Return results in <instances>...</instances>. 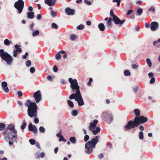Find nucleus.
<instances>
[{"label":"nucleus","mask_w":160,"mask_h":160,"mask_svg":"<svg viewBox=\"0 0 160 160\" xmlns=\"http://www.w3.org/2000/svg\"><path fill=\"white\" fill-rule=\"evenodd\" d=\"M51 15L53 17H55L56 16L57 13L53 11L51 12Z\"/></svg>","instance_id":"47"},{"label":"nucleus","mask_w":160,"mask_h":160,"mask_svg":"<svg viewBox=\"0 0 160 160\" xmlns=\"http://www.w3.org/2000/svg\"><path fill=\"white\" fill-rule=\"evenodd\" d=\"M98 157L99 158H102L103 157V155L102 153H101L100 154L98 155Z\"/></svg>","instance_id":"59"},{"label":"nucleus","mask_w":160,"mask_h":160,"mask_svg":"<svg viewBox=\"0 0 160 160\" xmlns=\"http://www.w3.org/2000/svg\"><path fill=\"white\" fill-rule=\"evenodd\" d=\"M107 26L109 28H111L112 27V22L108 21Z\"/></svg>","instance_id":"43"},{"label":"nucleus","mask_w":160,"mask_h":160,"mask_svg":"<svg viewBox=\"0 0 160 160\" xmlns=\"http://www.w3.org/2000/svg\"><path fill=\"white\" fill-rule=\"evenodd\" d=\"M113 20L115 24L121 25L125 21V20H121L117 16H114Z\"/></svg>","instance_id":"12"},{"label":"nucleus","mask_w":160,"mask_h":160,"mask_svg":"<svg viewBox=\"0 0 160 160\" xmlns=\"http://www.w3.org/2000/svg\"><path fill=\"white\" fill-rule=\"evenodd\" d=\"M69 140L72 144H75L76 143V139L75 137H71Z\"/></svg>","instance_id":"23"},{"label":"nucleus","mask_w":160,"mask_h":160,"mask_svg":"<svg viewBox=\"0 0 160 160\" xmlns=\"http://www.w3.org/2000/svg\"><path fill=\"white\" fill-rule=\"evenodd\" d=\"M64 139V137L62 135H61V136L59 138V141H62Z\"/></svg>","instance_id":"61"},{"label":"nucleus","mask_w":160,"mask_h":160,"mask_svg":"<svg viewBox=\"0 0 160 160\" xmlns=\"http://www.w3.org/2000/svg\"><path fill=\"white\" fill-rule=\"evenodd\" d=\"M149 11L154 12L155 11V9L153 7H152L149 9Z\"/></svg>","instance_id":"60"},{"label":"nucleus","mask_w":160,"mask_h":160,"mask_svg":"<svg viewBox=\"0 0 160 160\" xmlns=\"http://www.w3.org/2000/svg\"><path fill=\"white\" fill-rule=\"evenodd\" d=\"M142 8H138L137 10V13L139 16H140L142 14Z\"/></svg>","instance_id":"28"},{"label":"nucleus","mask_w":160,"mask_h":160,"mask_svg":"<svg viewBox=\"0 0 160 160\" xmlns=\"http://www.w3.org/2000/svg\"><path fill=\"white\" fill-rule=\"evenodd\" d=\"M68 81L70 83V88L73 92H75V93H72L70 95L69 98L72 100L75 99L77 101L78 106H82L84 105V103L82 98L79 86L78 85L77 80L76 79H73L70 78Z\"/></svg>","instance_id":"1"},{"label":"nucleus","mask_w":160,"mask_h":160,"mask_svg":"<svg viewBox=\"0 0 160 160\" xmlns=\"http://www.w3.org/2000/svg\"><path fill=\"white\" fill-rule=\"evenodd\" d=\"M60 82L62 84H65V82L64 80L62 79L60 81Z\"/></svg>","instance_id":"63"},{"label":"nucleus","mask_w":160,"mask_h":160,"mask_svg":"<svg viewBox=\"0 0 160 160\" xmlns=\"http://www.w3.org/2000/svg\"><path fill=\"white\" fill-rule=\"evenodd\" d=\"M92 82V78H90L89 79V81L87 83V85L88 86H91V83Z\"/></svg>","instance_id":"44"},{"label":"nucleus","mask_w":160,"mask_h":160,"mask_svg":"<svg viewBox=\"0 0 160 160\" xmlns=\"http://www.w3.org/2000/svg\"><path fill=\"white\" fill-rule=\"evenodd\" d=\"M139 139L141 140L143 138V133L142 131L139 132Z\"/></svg>","instance_id":"31"},{"label":"nucleus","mask_w":160,"mask_h":160,"mask_svg":"<svg viewBox=\"0 0 160 160\" xmlns=\"http://www.w3.org/2000/svg\"><path fill=\"white\" fill-rule=\"evenodd\" d=\"M134 113H135V115L137 116L138 117V116H140V111L138 109H135L134 110Z\"/></svg>","instance_id":"27"},{"label":"nucleus","mask_w":160,"mask_h":160,"mask_svg":"<svg viewBox=\"0 0 160 160\" xmlns=\"http://www.w3.org/2000/svg\"><path fill=\"white\" fill-rule=\"evenodd\" d=\"M84 26L82 25H80L77 27V29L78 30H82L84 28Z\"/></svg>","instance_id":"41"},{"label":"nucleus","mask_w":160,"mask_h":160,"mask_svg":"<svg viewBox=\"0 0 160 160\" xmlns=\"http://www.w3.org/2000/svg\"><path fill=\"white\" fill-rule=\"evenodd\" d=\"M158 23L156 22H153L151 24L150 28L152 31H156L158 29Z\"/></svg>","instance_id":"13"},{"label":"nucleus","mask_w":160,"mask_h":160,"mask_svg":"<svg viewBox=\"0 0 160 160\" xmlns=\"http://www.w3.org/2000/svg\"><path fill=\"white\" fill-rule=\"evenodd\" d=\"M34 121L35 123H38L39 122V119L38 118H35L34 119Z\"/></svg>","instance_id":"54"},{"label":"nucleus","mask_w":160,"mask_h":160,"mask_svg":"<svg viewBox=\"0 0 160 160\" xmlns=\"http://www.w3.org/2000/svg\"><path fill=\"white\" fill-rule=\"evenodd\" d=\"M67 102H68V105L71 108H72L73 107V106H74L73 103L72 101H70V100H67Z\"/></svg>","instance_id":"29"},{"label":"nucleus","mask_w":160,"mask_h":160,"mask_svg":"<svg viewBox=\"0 0 160 160\" xmlns=\"http://www.w3.org/2000/svg\"><path fill=\"white\" fill-rule=\"evenodd\" d=\"M3 135H4V139L6 141H9V144L10 146L13 145V143L11 141H12L13 139L16 140L18 139L17 134L13 135L12 136L11 133L8 132H3L2 133Z\"/></svg>","instance_id":"6"},{"label":"nucleus","mask_w":160,"mask_h":160,"mask_svg":"<svg viewBox=\"0 0 160 160\" xmlns=\"http://www.w3.org/2000/svg\"><path fill=\"white\" fill-rule=\"evenodd\" d=\"M148 75L150 77H152L153 76V74L152 72H150L148 73Z\"/></svg>","instance_id":"64"},{"label":"nucleus","mask_w":160,"mask_h":160,"mask_svg":"<svg viewBox=\"0 0 160 160\" xmlns=\"http://www.w3.org/2000/svg\"><path fill=\"white\" fill-rule=\"evenodd\" d=\"M155 82V79L153 78H152L150 81V83L151 84H152L154 83Z\"/></svg>","instance_id":"51"},{"label":"nucleus","mask_w":160,"mask_h":160,"mask_svg":"<svg viewBox=\"0 0 160 160\" xmlns=\"http://www.w3.org/2000/svg\"><path fill=\"white\" fill-rule=\"evenodd\" d=\"M26 123L24 121L22 123V125L21 126V128L22 129H24L26 128Z\"/></svg>","instance_id":"42"},{"label":"nucleus","mask_w":160,"mask_h":160,"mask_svg":"<svg viewBox=\"0 0 160 160\" xmlns=\"http://www.w3.org/2000/svg\"><path fill=\"white\" fill-rule=\"evenodd\" d=\"M15 48L16 49L15 50V51L18 52L19 53L22 52V50L21 48H20V46L18 44H16L14 46Z\"/></svg>","instance_id":"20"},{"label":"nucleus","mask_w":160,"mask_h":160,"mask_svg":"<svg viewBox=\"0 0 160 160\" xmlns=\"http://www.w3.org/2000/svg\"><path fill=\"white\" fill-rule=\"evenodd\" d=\"M56 1V0H45L44 2L49 6H52L55 5Z\"/></svg>","instance_id":"16"},{"label":"nucleus","mask_w":160,"mask_h":160,"mask_svg":"<svg viewBox=\"0 0 160 160\" xmlns=\"http://www.w3.org/2000/svg\"><path fill=\"white\" fill-rule=\"evenodd\" d=\"M12 43V41H9L8 39H5L4 41V43L6 45H9Z\"/></svg>","instance_id":"24"},{"label":"nucleus","mask_w":160,"mask_h":160,"mask_svg":"<svg viewBox=\"0 0 160 160\" xmlns=\"http://www.w3.org/2000/svg\"><path fill=\"white\" fill-rule=\"evenodd\" d=\"M138 86H137L135 88H133V90L136 93L137 92L138 90Z\"/></svg>","instance_id":"56"},{"label":"nucleus","mask_w":160,"mask_h":160,"mask_svg":"<svg viewBox=\"0 0 160 160\" xmlns=\"http://www.w3.org/2000/svg\"><path fill=\"white\" fill-rule=\"evenodd\" d=\"M98 136H97L93 138L91 141L87 142L85 145V152L88 154L91 153L92 151L93 148H95L96 144L98 142Z\"/></svg>","instance_id":"3"},{"label":"nucleus","mask_w":160,"mask_h":160,"mask_svg":"<svg viewBox=\"0 0 160 160\" xmlns=\"http://www.w3.org/2000/svg\"><path fill=\"white\" fill-rule=\"evenodd\" d=\"M133 11L132 10H128L127 12V15H129L133 12Z\"/></svg>","instance_id":"58"},{"label":"nucleus","mask_w":160,"mask_h":160,"mask_svg":"<svg viewBox=\"0 0 160 160\" xmlns=\"http://www.w3.org/2000/svg\"><path fill=\"white\" fill-rule=\"evenodd\" d=\"M110 15L112 17V18L114 17V16H116L114 14L113 11L112 9L111 10L110 12Z\"/></svg>","instance_id":"48"},{"label":"nucleus","mask_w":160,"mask_h":160,"mask_svg":"<svg viewBox=\"0 0 160 160\" xmlns=\"http://www.w3.org/2000/svg\"><path fill=\"white\" fill-rule=\"evenodd\" d=\"M65 12L68 15H72L74 14L75 11L73 9H72L68 8L65 9Z\"/></svg>","instance_id":"18"},{"label":"nucleus","mask_w":160,"mask_h":160,"mask_svg":"<svg viewBox=\"0 0 160 160\" xmlns=\"http://www.w3.org/2000/svg\"><path fill=\"white\" fill-rule=\"evenodd\" d=\"M25 106L28 107V114L30 117H36L37 116V106L34 102H32L29 100L25 103Z\"/></svg>","instance_id":"2"},{"label":"nucleus","mask_w":160,"mask_h":160,"mask_svg":"<svg viewBox=\"0 0 160 160\" xmlns=\"http://www.w3.org/2000/svg\"><path fill=\"white\" fill-rule=\"evenodd\" d=\"M39 130L41 132L44 133L45 132V129L42 126L40 127L39 128Z\"/></svg>","instance_id":"35"},{"label":"nucleus","mask_w":160,"mask_h":160,"mask_svg":"<svg viewBox=\"0 0 160 160\" xmlns=\"http://www.w3.org/2000/svg\"><path fill=\"white\" fill-rule=\"evenodd\" d=\"M29 142L31 145H34L35 143V141L33 139H30Z\"/></svg>","instance_id":"40"},{"label":"nucleus","mask_w":160,"mask_h":160,"mask_svg":"<svg viewBox=\"0 0 160 160\" xmlns=\"http://www.w3.org/2000/svg\"><path fill=\"white\" fill-rule=\"evenodd\" d=\"M32 32V36L34 37L39 34V31L38 30H33Z\"/></svg>","instance_id":"22"},{"label":"nucleus","mask_w":160,"mask_h":160,"mask_svg":"<svg viewBox=\"0 0 160 160\" xmlns=\"http://www.w3.org/2000/svg\"><path fill=\"white\" fill-rule=\"evenodd\" d=\"M70 39L71 40L73 41L77 38V36L75 34H72L70 36Z\"/></svg>","instance_id":"30"},{"label":"nucleus","mask_w":160,"mask_h":160,"mask_svg":"<svg viewBox=\"0 0 160 160\" xmlns=\"http://www.w3.org/2000/svg\"><path fill=\"white\" fill-rule=\"evenodd\" d=\"M7 130H9L11 131V132H9L10 133H11L12 132V133L16 134L17 131L15 130V127L12 124L9 125L7 127ZM6 132H7V133L8 132V131Z\"/></svg>","instance_id":"15"},{"label":"nucleus","mask_w":160,"mask_h":160,"mask_svg":"<svg viewBox=\"0 0 160 160\" xmlns=\"http://www.w3.org/2000/svg\"><path fill=\"white\" fill-rule=\"evenodd\" d=\"M18 96L21 97L22 95V92L21 91H18Z\"/></svg>","instance_id":"57"},{"label":"nucleus","mask_w":160,"mask_h":160,"mask_svg":"<svg viewBox=\"0 0 160 160\" xmlns=\"http://www.w3.org/2000/svg\"><path fill=\"white\" fill-rule=\"evenodd\" d=\"M34 23H32L30 25V28L31 30L32 31H33L34 30V28H33V27L34 26Z\"/></svg>","instance_id":"49"},{"label":"nucleus","mask_w":160,"mask_h":160,"mask_svg":"<svg viewBox=\"0 0 160 160\" xmlns=\"http://www.w3.org/2000/svg\"><path fill=\"white\" fill-rule=\"evenodd\" d=\"M58 27V25L56 23H53L52 24V28L57 29Z\"/></svg>","instance_id":"39"},{"label":"nucleus","mask_w":160,"mask_h":160,"mask_svg":"<svg viewBox=\"0 0 160 160\" xmlns=\"http://www.w3.org/2000/svg\"><path fill=\"white\" fill-rule=\"evenodd\" d=\"M28 18L29 19H32L34 16V13L32 12H28L27 13Z\"/></svg>","instance_id":"19"},{"label":"nucleus","mask_w":160,"mask_h":160,"mask_svg":"<svg viewBox=\"0 0 160 160\" xmlns=\"http://www.w3.org/2000/svg\"><path fill=\"white\" fill-rule=\"evenodd\" d=\"M89 136L88 135H85L84 137V140L86 142L89 139Z\"/></svg>","instance_id":"45"},{"label":"nucleus","mask_w":160,"mask_h":160,"mask_svg":"<svg viewBox=\"0 0 160 160\" xmlns=\"http://www.w3.org/2000/svg\"><path fill=\"white\" fill-rule=\"evenodd\" d=\"M124 74L125 76H130V72L128 70H126L124 72Z\"/></svg>","instance_id":"36"},{"label":"nucleus","mask_w":160,"mask_h":160,"mask_svg":"<svg viewBox=\"0 0 160 160\" xmlns=\"http://www.w3.org/2000/svg\"><path fill=\"white\" fill-rule=\"evenodd\" d=\"M131 66L132 68L133 69H137L139 67L138 64H132Z\"/></svg>","instance_id":"32"},{"label":"nucleus","mask_w":160,"mask_h":160,"mask_svg":"<svg viewBox=\"0 0 160 160\" xmlns=\"http://www.w3.org/2000/svg\"><path fill=\"white\" fill-rule=\"evenodd\" d=\"M98 122V120L97 119H95L92 122L90 123L89 126V130L94 135L97 134L101 130V128L99 127H96V124Z\"/></svg>","instance_id":"5"},{"label":"nucleus","mask_w":160,"mask_h":160,"mask_svg":"<svg viewBox=\"0 0 160 160\" xmlns=\"http://www.w3.org/2000/svg\"><path fill=\"white\" fill-rule=\"evenodd\" d=\"M98 27L101 31H103L105 29V26L102 23H100L98 24Z\"/></svg>","instance_id":"21"},{"label":"nucleus","mask_w":160,"mask_h":160,"mask_svg":"<svg viewBox=\"0 0 160 160\" xmlns=\"http://www.w3.org/2000/svg\"><path fill=\"white\" fill-rule=\"evenodd\" d=\"M28 52H26L25 53V55L23 56V58H24V59L26 58V57L28 56Z\"/></svg>","instance_id":"62"},{"label":"nucleus","mask_w":160,"mask_h":160,"mask_svg":"<svg viewBox=\"0 0 160 160\" xmlns=\"http://www.w3.org/2000/svg\"><path fill=\"white\" fill-rule=\"evenodd\" d=\"M103 119L108 123H110L112 120V117L111 113L109 112H105L102 114Z\"/></svg>","instance_id":"8"},{"label":"nucleus","mask_w":160,"mask_h":160,"mask_svg":"<svg viewBox=\"0 0 160 160\" xmlns=\"http://www.w3.org/2000/svg\"><path fill=\"white\" fill-rule=\"evenodd\" d=\"M24 6V2L22 0H18L16 2L14 5V7L17 9L19 13L20 14L22 12Z\"/></svg>","instance_id":"7"},{"label":"nucleus","mask_w":160,"mask_h":160,"mask_svg":"<svg viewBox=\"0 0 160 160\" xmlns=\"http://www.w3.org/2000/svg\"><path fill=\"white\" fill-rule=\"evenodd\" d=\"M13 56L14 57H17L18 55L19 54V53L15 50H14L13 51Z\"/></svg>","instance_id":"34"},{"label":"nucleus","mask_w":160,"mask_h":160,"mask_svg":"<svg viewBox=\"0 0 160 160\" xmlns=\"http://www.w3.org/2000/svg\"><path fill=\"white\" fill-rule=\"evenodd\" d=\"M2 87L3 90L6 92H9V89L7 87V83L5 82H3L2 83Z\"/></svg>","instance_id":"17"},{"label":"nucleus","mask_w":160,"mask_h":160,"mask_svg":"<svg viewBox=\"0 0 160 160\" xmlns=\"http://www.w3.org/2000/svg\"><path fill=\"white\" fill-rule=\"evenodd\" d=\"M84 3L88 5H91L92 3L87 0H84Z\"/></svg>","instance_id":"46"},{"label":"nucleus","mask_w":160,"mask_h":160,"mask_svg":"<svg viewBox=\"0 0 160 160\" xmlns=\"http://www.w3.org/2000/svg\"><path fill=\"white\" fill-rule=\"evenodd\" d=\"M30 71L31 73H33L35 72V69L34 67H32L30 68Z\"/></svg>","instance_id":"50"},{"label":"nucleus","mask_w":160,"mask_h":160,"mask_svg":"<svg viewBox=\"0 0 160 160\" xmlns=\"http://www.w3.org/2000/svg\"><path fill=\"white\" fill-rule=\"evenodd\" d=\"M78 113V112L76 110H73L72 112V115L73 116H76Z\"/></svg>","instance_id":"38"},{"label":"nucleus","mask_w":160,"mask_h":160,"mask_svg":"<svg viewBox=\"0 0 160 160\" xmlns=\"http://www.w3.org/2000/svg\"><path fill=\"white\" fill-rule=\"evenodd\" d=\"M33 97L37 103L39 102L42 99V95L40 91L38 90L36 92H35L33 95Z\"/></svg>","instance_id":"10"},{"label":"nucleus","mask_w":160,"mask_h":160,"mask_svg":"<svg viewBox=\"0 0 160 160\" xmlns=\"http://www.w3.org/2000/svg\"><path fill=\"white\" fill-rule=\"evenodd\" d=\"M0 56L2 59L5 61L8 65H10L13 62L12 57L2 49L0 50Z\"/></svg>","instance_id":"4"},{"label":"nucleus","mask_w":160,"mask_h":160,"mask_svg":"<svg viewBox=\"0 0 160 160\" xmlns=\"http://www.w3.org/2000/svg\"><path fill=\"white\" fill-rule=\"evenodd\" d=\"M31 61L30 60H28L26 61V65L27 67H30L31 65Z\"/></svg>","instance_id":"37"},{"label":"nucleus","mask_w":160,"mask_h":160,"mask_svg":"<svg viewBox=\"0 0 160 160\" xmlns=\"http://www.w3.org/2000/svg\"><path fill=\"white\" fill-rule=\"evenodd\" d=\"M146 62L148 66L151 67L152 65V63L151 60L149 58H147L146 60Z\"/></svg>","instance_id":"25"},{"label":"nucleus","mask_w":160,"mask_h":160,"mask_svg":"<svg viewBox=\"0 0 160 160\" xmlns=\"http://www.w3.org/2000/svg\"><path fill=\"white\" fill-rule=\"evenodd\" d=\"M6 127L5 124L3 123H0V131H2L4 130Z\"/></svg>","instance_id":"26"},{"label":"nucleus","mask_w":160,"mask_h":160,"mask_svg":"<svg viewBox=\"0 0 160 160\" xmlns=\"http://www.w3.org/2000/svg\"><path fill=\"white\" fill-rule=\"evenodd\" d=\"M55 58L56 59L58 60H59L61 58V55L60 53L58 52L55 55Z\"/></svg>","instance_id":"33"},{"label":"nucleus","mask_w":160,"mask_h":160,"mask_svg":"<svg viewBox=\"0 0 160 160\" xmlns=\"http://www.w3.org/2000/svg\"><path fill=\"white\" fill-rule=\"evenodd\" d=\"M53 70L55 72H57V71L58 70V68L56 66H53Z\"/></svg>","instance_id":"52"},{"label":"nucleus","mask_w":160,"mask_h":160,"mask_svg":"<svg viewBox=\"0 0 160 160\" xmlns=\"http://www.w3.org/2000/svg\"><path fill=\"white\" fill-rule=\"evenodd\" d=\"M42 15L41 14H38L37 16V18L38 20H40L41 18Z\"/></svg>","instance_id":"53"},{"label":"nucleus","mask_w":160,"mask_h":160,"mask_svg":"<svg viewBox=\"0 0 160 160\" xmlns=\"http://www.w3.org/2000/svg\"><path fill=\"white\" fill-rule=\"evenodd\" d=\"M135 121L137 122L138 125L141 123H143L146 122L148 120V119L146 117H144L143 116H141L139 117H136L135 118Z\"/></svg>","instance_id":"11"},{"label":"nucleus","mask_w":160,"mask_h":160,"mask_svg":"<svg viewBox=\"0 0 160 160\" xmlns=\"http://www.w3.org/2000/svg\"><path fill=\"white\" fill-rule=\"evenodd\" d=\"M138 124V123L135 121L134 119L133 122L132 121H129L127 125L125 126V128L127 129H130L131 128H133L137 126Z\"/></svg>","instance_id":"9"},{"label":"nucleus","mask_w":160,"mask_h":160,"mask_svg":"<svg viewBox=\"0 0 160 160\" xmlns=\"http://www.w3.org/2000/svg\"><path fill=\"white\" fill-rule=\"evenodd\" d=\"M28 129L29 131L32 132L34 134L37 133L38 130L35 125H33L32 123H30L28 125Z\"/></svg>","instance_id":"14"},{"label":"nucleus","mask_w":160,"mask_h":160,"mask_svg":"<svg viewBox=\"0 0 160 160\" xmlns=\"http://www.w3.org/2000/svg\"><path fill=\"white\" fill-rule=\"evenodd\" d=\"M47 79H48V80H49L50 81H52V80L53 78L51 76H48L47 77Z\"/></svg>","instance_id":"55"}]
</instances>
